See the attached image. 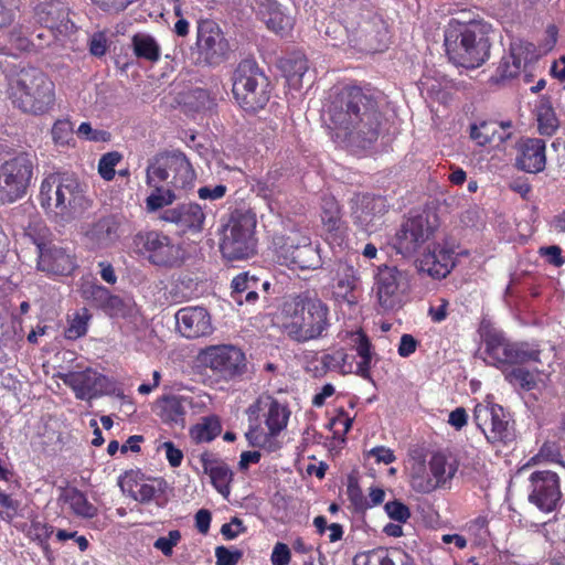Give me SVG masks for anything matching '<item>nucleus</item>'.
<instances>
[{"mask_svg":"<svg viewBox=\"0 0 565 565\" xmlns=\"http://www.w3.org/2000/svg\"><path fill=\"white\" fill-rule=\"evenodd\" d=\"M490 31L491 25L470 11L451 18L445 31V46L449 58L466 68L481 66L489 58Z\"/></svg>","mask_w":565,"mask_h":565,"instance_id":"1","label":"nucleus"},{"mask_svg":"<svg viewBox=\"0 0 565 565\" xmlns=\"http://www.w3.org/2000/svg\"><path fill=\"white\" fill-rule=\"evenodd\" d=\"M328 115L333 128L353 141L370 143L377 138L380 113L375 103L358 87L343 90L329 107Z\"/></svg>","mask_w":565,"mask_h":565,"instance_id":"2","label":"nucleus"},{"mask_svg":"<svg viewBox=\"0 0 565 565\" xmlns=\"http://www.w3.org/2000/svg\"><path fill=\"white\" fill-rule=\"evenodd\" d=\"M274 321L289 339L309 342L321 338L330 327L329 307L318 297L290 296L280 303Z\"/></svg>","mask_w":565,"mask_h":565,"instance_id":"3","label":"nucleus"},{"mask_svg":"<svg viewBox=\"0 0 565 565\" xmlns=\"http://www.w3.org/2000/svg\"><path fill=\"white\" fill-rule=\"evenodd\" d=\"M248 429L245 434L254 447L274 448V439L287 427L289 408L270 395H260L246 409Z\"/></svg>","mask_w":565,"mask_h":565,"instance_id":"4","label":"nucleus"},{"mask_svg":"<svg viewBox=\"0 0 565 565\" xmlns=\"http://www.w3.org/2000/svg\"><path fill=\"white\" fill-rule=\"evenodd\" d=\"M9 98L23 113L42 115L54 105L55 86L42 71L22 68L10 79Z\"/></svg>","mask_w":565,"mask_h":565,"instance_id":"5","label":"nucleus"},{"mask_svg":"<svg viewBox=\"0 0 565 565\" xmlns=\"http://www.w3.org/2000/svg\"><path fill=\"white\" fill-rule=\"evenodd\" d=\"M267 78L249 61L238 65L233 78V94L238 105L246 111L263 109L269 100Z\"/></svg>","mask_w":565,"mask_h":565,"instance_id":"6","label":"nucleus"},{"mask_svg":"<svg viewBox=\"0 0 565 565\" xmlns=\"http://www.w3.org/2000/svg\"><path fill=\"white\" fill-rule=\"evenodd\" d=\"M132 247L137 254L156 266L172 267L180 264L183 258L181 246L169 235L157 230L138 232L134 236Z\"/></svg>","mask_w":565,"mask_h":565,"instance_id":"7","label":"nucleus"},{"mask_svg":"<svg viewBox=\"0 0 565 565\" xmlns=\"http://www.w3.org/2000/svg\"><path fill=\"white\" fill-rule=\"evenodd\" d=\"M372 290L382 311H396L406 302L407 274L395 266L382 265L374 274Z\"/></svg>","mask_w":565,"mask_h":565,"instance_id":"8","label":"nucleus"},{"mask_svg":"<svg viewBox=\"0 0 565 565\" xmlns=\"http://www.w3.org/2000/svg\"><path fill=\"white\" fill-rule=\"evenodd\" d=\"M256 220L249 213L233 214L224 230L221 250L228 259H244L255 252Z\"/></svg>","mask_w":565,"mask_h":565,"instance_id":"9","label":"nucleus"},{"mask_svg":"<svg viewBox=\"0 0 565 565\" xmlns=\"http://www.w3.org/2000/svg\"><path fill=\"white\" fill-rule=\"evenodd\" d=\"M33 163L28 154H19L0 166V202L12 203L21 199L30 185Z\"/></svg>","mask_w":565,"mask_h":565,"instance_id":"10","label":"nucleus"},{"mask_svg":"<svg viewBox=\"0 0 565 565\" xmlns=\"http://www.w3.org/2000/svg\"><path fill=\"white\" fill-rule=\"evenodd\" d=\"M198 360L202 366L224 379L239 376L246 367L244 352L234 345L209 347L199 353Z\"/></svg>","mask_w":565,"mask_h":565,"instance_id":"11","label":"nucleus"},{"mask_svg":"<svg viewBox=\"0 0 565 565\" xmlns=\"http://www.w3.org/2000/svg\"><path fill=\"white\" fill-rule=\"evenodd\" d=\"M484 360L498 367L504 364H518L527 361H539V352L529 350L525 345L509 343L497 331L488 332L484 337Z\"/></svg>","mask_w":565,"mask_h":565,"instance_id":"12","label":"nucleus"},{"mask_svg":"<svg viewBox=\"0 0 565 565\" xmlns=\"http://www.w3.org/2000/svg\"><path fill=\"white\" fill-rule=\"evenodd\" d=\"M278 258L291 269H316L321 266V257L316 246L306 235L294 233L279 248Z\"/></svg>","mask_w":565,"mask_h":565,"instance_id":"13","label":"nucleus"},{"mask_svg":"<svg viewBox=\"0 0 565 565\" xmlns=\"http://www.w3.org/2000/svg\"><path fill=\"white\" fill-rule=\"evenodd\" d=\"M456 266L455 249L448 243H429L416 259V268L433 279L446 278Z\"/></svg>","mask_w":565,"mask_h":565,"instance_id":"14","label":"nucleus"},{"mask_svg":"<svg viewBox=\"0 0 565 565\" xmlns=\"http://www.w3.org/2000/svg\"><path fill=\"white\" fill-rule=\"evenodd\" d=\"M77 399L92 401L110 391V381L98 371L87 367L82 371H70L58 375Z\"/></svg>","mask_w":565,"mask_h":565,"instance_id":"15","label":"nucleus"},{"mask_svg":"<svg viewBox=\"0 0 565 565\" xmlns=\"http://www.w3.org/2000/svg\"><path fill=\"white\" fill-rule=\"evenodd\" d=\"M529 481V501L543 512L554 511L562 498L558 476L548 470L535 471Z\"/></svg>","mask_w":565,"mask_h":565,"instance_id":"16","label":"nucleus"},{"mask_svg":"<svg viewBox=\"0 0 565 565\" xmlns=\"http://www.w3.org/2000/svg\"><path fill=\"white\" fill-rule=\"evenodd\" d=\"M359 270L348 260H337L329 270L328 288L337 301L356 303L354 291L360 285Z\"/></svg>","mask_w":565,"mask_h":565,"instance_id":"17","label":"nucleus"},{"mask_svg":"<svg viewBox=\"0 0 565 565\" xmlns=\"http://www.w3.org/2000/svg\"><path fill=\"white\" fill-rule=\"evenodd\" d=\"M473 417L477 426L489 441H502L508 438L507 415L503 408L489 397L476 405Z\"/></svg>","mask_w":565,"mask_h":565,"instance_id":"18","label":"nucleus"},{"mask_svg":"<svg viewBox=\"0 0 565 565\" xmlns=\"http://www.w3.org/2000/svg\"><path fill=\"white\" fill-rule=\"evenodd\" d=\"M60 201L56 218L61 221L74 220L90 207V201L85 195L81 183L68 173L64 174Z\"/></svg>","mask_w":565,"mask_h":565,"instance_id":"19","label":"nucleus"},{"mask_svg":"<svg viewBox=\"0 0 565 565\" xmlns=\"http://www.w3.org/2000/svg\"><path fill=\"white\" fill-rule=\"evenodd\" d=\"M196 46L207 63H214L227 51V43L220 26L211 20H202L198 25Z\"/></svg>","mask_w":565,"mask_h":565,"instance_id":"20","label":"nucleus"},{"mask_svg":"<svg viewBox=\"0 0 565 565\" xmlns=\"http://www.w3.org/2000/svg\"><path fill=\"white\" fill-rule=\"evenodd\" d=\"M428 469L431 478L417 476L415 480L422 493H429L437 488L445 487L456 475L458 465L451 457L437 452L428 460Z\"/></svg>","mask_w":565,"mask_h":565,"instance_id":"21","label":"nucleus"},{"mask_svg":"<svg viewBox=\"0 0 565 565\" xmlns=\"http://www.w3.org/2000/svg\"><path fill=\"white\" fill-rule=\"evenodd\" d=\"M39 252L38 268L47 275L67 276L76 267L74 257L64 248L58 246H43L36 242Z\"/></svg>","mask_w":565,"mask_h":565,"instance_id":"22","label":"nucleus"},{"mask_svg":"<svg viewBox=\"0 0 565 565\" xmlns=\"http://www.w3.org/2000/svg\"><path fill=\"white\" fill-rule=\"evenodd\" d=\"M177 327L185 338L205 337L213 326L209 312L202 307H186L175 313Z\"/></svg>","mask_w":565,"mask_h":565,"instance_id":"23","label":"nucleus"},{"mask_svg":"<svg viewBox=\"0 0 565 565\" xmlns=\"http://www.w3.org/2000/svg\"><path fill=\"white\" fill-rule=\"evenodd\" d=\"M159 218L177 225L184 233H199L203 228L205 214L199 204L189 203L163 210Z\"/></svg>","mask_w":565,"mask_h":565,"instance_id":"24","label":"nucleus"},{"mask_svg":"<svg viewBox=\"0 0 565 565\" xmlns=\"http://www.w3.org/2000/svg\"><path fill=\"white\" fill-rule=\"evenodd\" d=\"M431 235V230L424 217L408 220L396 234V248L399 253H415Z\"/></svg>","mask_w":565,"mask_h":565,"instance_id":"25","label":"nucleus"},{"mask_svg":"<svg viewBox=\"0 0 565 565\" xmlns=\"http://www.w3.org/2000/svg\"><path fill=\"white\" fill-rule=\"evenodd\" d=\"M256 14L267 29L276 34H288L295 24V18L274 0L262 1L256 9Z\"/></svg>","mask_w":565,"mask_h":565,"instance_id":"26","label":"nucleus"},{"mask_svg":"<svg viewBox=\"0 0 565 565\" xmlns=\"http://www.w3.org/2000/svg\"><path fill=\"white\" fill-rule=\"evenodd\" d=\"M118 484L124 493L141 503L151 501L161 491V481L145 478L139 471H127Z\"/></svg>","mask_w":565,"mask_h":565,"instance_id":"27","label":"nucleus"},{"mask_svg":"<svg viewBox=\"0 0 565 565\" xmlns=\"http://www.w3.org/2000/svg\"><path fill=\"white\" fill-rule=\"evenodd\" d=\"M546 164L545 142L537 138L522 140L518 146L516 167L529 173L541 172Z\"/></svg>","mask_w":565,"mask_h":565,"instance_id":"28","label":"nucleus"},{"mask_svg":"<svg viewBox=\"0 0 565 565\" xmlns=\"http://www.w3.org/2000/svg\"><path fill=\"white\" fill-rule=\"evenodd\" d=\"M321 223L326 241L330 245L341 246L347 228L341 220L338 202L333 198L323 200Z\"/></svg>","mask_w":565,"mask_h":565,"instance_id":"29","label":"nucleus"},{"mask_svg":"<svg viewBox=\"0 0 565 565\" xmlns=\"http://www.w3.org/2000/svg\"><path fill=\"white\" fill-rule=\"evenodd\" d=\"M190 406H192L191 398L169 395L163 396L156 402L154 412L163 423L184 427L185 414Z\"/></svg>","mask_w":565,"mask_h":565,"instance_id":"30","label":"nucleus"},{"mask_svg":"<svg viewBox=\"0 0 565 565\" xmlns=\"http://www.w3.org/2000/svg\"><path fill=\"white\" fill-rule=\"evenodd\" d=\"M200 461L204 473L209 475L215 490L224 499H228L233 480V472L230 467L207 452L201 455Z\"/></svg>","mask_w":565,"mask_h":565,"instance_id":"31","label":"nucleus"},{"mask_svg":"<svg viewBox=\"0 0 565 565\" xmlns=\"http://www.w3.org/2000/svg\"><path fill=\"white\" fill-rule=\"evenodd\" d=\"M341 341L347 348L356 351L360 361L356 363L355 374L369 380L371 377L372 352L371 344L361 330L345 331L340 334Z\"/></svg>","mask_w":565,"mask_h":565,"instance_id":"32","label":"nucleus"},{"mask_svg":"<svg viewBox=\"0 0 565 565\" xmlns=\"http://www.w3.org/2000/svg\"><path fill=\"white\" fill-rule=\"evenodd\" d=\"M386 212L385 201L382 198L363 196L353 211L354 222L366 232L375 231L383 214Z\"/></svg>","mask_w":565,"mask_h":565,"instance_id":"33","label":"nucleus"},{"mask_svg":"<svg viewBox=\"0 0 565 565\" xmlns=\"http://www.w3.org/2000/svg\"><path fill=\"white\" fill-rule=\"evenodd\" d=\"M313 355L321 365L310 366L309 361H307V369L312 372L315 376L323 375L328 371H337L341 374H355L356 364L354 365L353 361L350 360L344 349L323 353L320 356H318L317 353Z\"/></svg>","mask_w":565,"mask_h":565,"instance_id":"34","label":"nucleus"},{"mask_svg":"<svg viewBox=\"0 0 565 565\" xmlns=\"http://www.w3.org/2000/svg\"><path fill=\"white\" fill-rule=\"evenodd\" d=\"M38 21L52 31L67 32L73 28L67 8L60 1L40 4L35 11Z\"/></svg>","mask_w":565,"mask_h":565,"instance_id":"35","label":"nucleus"},{"mask_svg":"<svg viewBox=\"0 0 565 565\" xmlns=\"http://www.w3.org/2000/svg\"><path fill=\"white\" fill-rule=\"evenodd\" d=\"M65 173H50L41 182L39 202L45 213L54 218L61 204V191Z\"/></svg>","mask_w":565,"mask_h":565,"instance_id":"36","label":"nucleus"},{"mask_svg":"<svg viewBox=\"0 0 565 565\" xmlns=\"http://www.w3.org/2000/svg\"><path fill=\"white\" fill-rule=\"evenodd\" d=\"M511 134V122L482 121L471 127L470 137L479 146L500 145Z\"/></svg>","mask_w":565,"mask_h":565,"instance_id":"37","label":"nucleus"},{"mask_svg":"<svg viewBox=\"0 0 565 565\" xmlns=\"http://www.w3.org/2000/svg\"><path fill=\"white\" fill-rule=\"evenodd\" d=\"M86 244L92 248H106L118 239L117 225L111 218H102L84 232Z\"/></svg>","mask_w":565,"mask_h":565,"instance_id":"38","label":"nucleus"},{"mask_svg":"<svg viewBox=\"0 0 565 565\" xmlns=\"http://www.w3.org/2000/svg\"><path fill=\"white\" fill-rule=\"evenodd\" d=\"M60 500L63 507H66L77 516L92 519L97 515V508L89 503L86 495L76 488L63 489Z\"/></svg>","mask_w":565,"mask_h":565,"instance_id":"39","label":"nucleus"},{"mask_svg":"<svg viewBox=\"0 0 565 565\" xmlns=\"http://www.w3.org/2000/svg\"><path fill=\"white\" fill-rule=\"evenodd\" d=\"M259 280L248 273H242L232 280V297L238 305L254 303L258 299Z\"/></svg>","mask_w":565,"mask_h":565,"instance_id":"40","label":"nucleus"},{"mask_svg":"<svg viewBox=\"0 0 565 565\" xmlns=\"http://www.w3.org/2000/svg\"><path fill=\"white\" fill-rule=\"evenodd\" d=\"M170 170L172 172L169 184L175 189L190 186L195 179L191 163L182 153L170 154Z\"/></svg>","mask_w":565,"mask_h":565,"instance_id":"41","label":"nucleus"},{"mask_svg":"<svg viewBox=\"0 0 565 565\" xmlns=\"http://www.w3.org/2000/svg\"><path fill=\"white\" fill-rule=\"evenodd\" d=\"M170 156L156 157L147 168L146 183L148 186H162L171 180Z\"/></svg>","mask_w":565,"mask_h":565,"instance_id":"42","label":"nucleus"},{"mask_svg":"<svg viewBox=\"0 0 565 565\" xmlns=\"http://www.w3.org/2000/svg\"><path fill=\"white\" fill-rule=\"evenodd\" d=\"M505 379L514 386H520L524 390H533L539 383L544 382V374L532 372L523 366H513L504 371Z\"/></svg>","mask_w":565,"mask_h":565,"instance_id":"43","label":"nucleus"},{"mask_svg":"<svg viewBox=\"0 0 565 565\" xmlns=\"http://www.w3.org/2000/svg\"><path fill=\"white\" fill-rule=\"evenodd\" d=\"M221 433V423L216 416L203 418L190 429L191 438L196 443H210Z\"/></svg>","mask_w":565,"mask_h":565,"instance_id":"44","label":"nucleus"},{"mask_svg":"<svg viewBox=\"0 0 565 565\" xmlns=\"http://www.w3.org/2000/svg\"><path fill=\"white\" fill-rule=\"evenodd\" d=\"M134 53L139 58L156 62L160 57V46L153 36L138 33L132 38Z\"/></svg>","mask_w":565,"mask_h":565,"instance_id":"45","label":"nucleus"},{"mask_svg":"<svg viewBox=\"0 0 565 565\" xmlns=\"http://www.w3.org/2000/svg\"><path fill=\"white\" fill-rule=\"evenodd\" d=\"M152 190L150 194L146 198V211L148 213H156L164 207L171 205L177 195L169 188L163 186H150Z\"/></svg>","mask_w":565,"mask_h":565,"instance_id":"46","label":"nucleus"},{"mask_svg":"<svg viewBox=\"0 0 565 565\" xmlns=\"http://www.w3.org/2000/svg\"><path fill=\"white\" fill-rule=\"evenodd\" d=\"M102 309L106 311L110 317H131L135 312V305L131 300H124L117 296H111L109 292L103 301Z\"/></svg>","mask_w":565,"mask_h":565,"instance_id":"47","label":"nucleus"},{"mask_svg":"<svg viewBox=\"0 0 565 565\" xmlns=\"http://www.w3.org/2000/svg\"><path fill=\"white\" fill-rule=\"evenodd\" d=\"M53 142L58 147H71L75 145L74 127L68 119H58L53 124L51 130Z\"/></svg>","mask_w":565,"mask_h":565,"instance_id":"48","label":"nucleus"},{"mask_svg":"<svg viewBox=\"0 0 565 565\" xmlns=\"http://www.w3.org/2000/svg\"><path fill=\"white\" fill-rule=\"evenodd\" d=\"M89 319L90 315L87 309H82L81 311L75 312L68 319L65 337L70 340H76L84 337L87 332Z\"/></svg>","mask_w":565,"mask_h":565,"instance_id":"49","label":"nucleus"},{"mask_svg":"<svg viewBox=\"0 0 565 565\" xmlns=\"http://www.w3.org/2000/svg\"><path fill=\"white\" fill-rule=\"evenodd\" d=\"M537 125L539 131L541 135L552 136L558 128V120L555 116L553 108L546 104L542 103L537 107Z\"/></svg>","mask_w":565,"mask_h":565,"instance_id":"50","label":"nucleus"},{"mask_svg":"<svg viewBox=\"0 0 565 565\" xmlns=\"http://www.w3.org/2000/svg\"><path fill=\"white\" fill-rule=\"evenodd\" d=\"M386 548H376L355 557V565H394L393 554Z\"/></svg>","mask_w":565,"mask_h":565,"instance_id":"51","label":"nucleus"},{"mask_svg":"<svg viewBox=\"0 0 565 565\" xmlns=\"http://www.w3.org/2000/svg\"><path fill=\"white\" fill-rule=\"evenodd\" d=\"M79 290L85 300L93 302L97 307L102 306L109 292L105 287L97 285L89 278L82 280Z\"/></svg>","mask_w":565,"mask_h":565,"instance_id":"52","label":"nucleus"},{"mask_svg":"<svg viewBox=\"0 0 565 565\" xmlns=\"http://www.w3.org/2000/svg\"><path fill=\"white\" fill-rule=\"evenodd\" d=\"M353 423V417L350 416L344 409H337L334 416L329 420L328 427L337 438L343 439L350 430Z\"/></svg>","mask_w":565,"mask_h":565,"instance_id":"53","label":"nucleus"},{"mask_svg":"<svg viewBox=\"0 0 565 565\" xmlns=\"http://www.w3.org/2000/svg\"><path fill=\"white\" fill-rule=\"evenodd\" d=\"M531 44L514 42L511 44L510 53L507 56H504L507 61L512 63V65L518 66L519 74L525 67L529 61V54L531 52Z\"/></svg>","mask_w":565,"mask_h":565,"instance_id":"54","label":"nucleus"},{"mask_svg":"<svg viewBox=\"0 0 565 565\" xmlns=\"http://www.w3.org/2000/svg\"><path fill=\"white\" fill-rule=\"evenodd\" d=\"M122 156L117 151L107 152L102 156L98 161V173L106 180L110 181L116 174L115 168L121 161Z\"/></svg>","mask_w":565,"mask_h":565,"instance_id":"55","label":"nucleus"},{"mask_svg":"<svg viewBox=\"0 0 565 565\" xmlns=\"http://www.w3.org/2000/svg\"><path fill=\"white\" fill-rule=\"evenodd\" d=\"M181 540V533L178 530H172L168 533L167 536L158 537L153 546L159 550L164 556H171L173 553L174 546L179 544Z\"/></svg>","mask_w":565,"mask_h":565,"instance_id":"56","label":"nucleus"},{"mask_svg":"<svg viewBox=\"0 0 565 565\" xmlns=\"http://www.w3.org/2000/svg\"><path fill=\"white\" fill-rule=\"evenodd\" d=\"M76 135L87 141L104 142L109 140L107 131L94 129L89 122H82L76 130Z\"/></svg>","mask_w":565,"mask_h":565,"instance_id":"57","label":"nucleus"},{"mask_svg":"<svg viewBox=\"0 0 565 565\" xmlns=\"http://www.w3.org/2000/svg\"><path fill=\"white\" fill-rule=\"evenodd\" d=\"M384 509L390 519L394 520L395 522L405 523L411 518V511L408 507L401 501L395 500L387 502Z\"/></svg>","mask_w":565,"mask_h":565,"instance_id":"58","label":"nucleus"},{"mask_svg":"<svg viewBox=\"0 0 565 565\" xmlns=\"http://www.w3.org/2000/svg\"><path fill=\"white\" fill-rule=\"evenodd\" d=\"M158 451H163L166 459L172 468H178L183 461V452L177 448L172 441H163L157 447Z\"/></svg>","mask_w":565,"mask_h":565,"instance_id":"59","label":"nucleus"},{"mask_svg":"<svg viewBox=\"0 0 565 565\" xmlns=\"http://www.w3.org/2000/svg\"><path fill=\"white\" fill-rule=\"evenodd\" d=\"M216 565H236L242 557V552L228 550L225 546L215 548Z\"/></svg>","mask_w":565,"mask_h":565,"instance_id":"60","label":"nucleus"},{"mask_svg":"<svg viewBox=\"0 0 565 565\" xmlns=\"http://www.w3.org/2000/svg\"><path fill=\"white\" fill-rule=\"evenodd\" d=\"M291 559L290 548L285 543H276L274 545L270 562L271 565H289Z\"/></svg>","mask_w":565,"mask_h":565,"instance_id":"61","label":"nucleus"},{"mask_svg":"<svg viewBox=\"0 0 565 565\" xmlns=\"http://www.w3.org/2000/svg\"><path fill=\"white\" fill-rule=\"evenodd\" d=\"M369 457H373L377 463L390 465L396 460L394 451L384 446H377L367 451Z\"/></svg>","mask_w":565,"mask_h":565,"instance_id":"62","label":"nucleus"},{"mask_svg":"<svg viewBox=\"0 0 565 565\" xmlns=\"http://www.w3.org/2000/svg\"><path fill=\"white\" fill-rule=\"evenodd\" d=\"M244 531L245 527L243 525V522L237 518H234L230 523H225L221 527V533L227 540L236 539Z\"/></svg>","mask_w":565,"mask_h":565,"instance_id":"63","label":"nucleus"},{"mask_svg":"<svg viewBox=\"0 0 565 565\" xmlns=\"http://www.w3.org/2000/svg\"><path fill=\"white\" fill-rule=\"evenodd\" d=\"M89 51L95 56H103L107 51V39L103 33H96L89 42Z\"/></svg>","mask_w":565,"mask_h":565,"instance_id":"64","label":"nucleus"}]
</instances>
